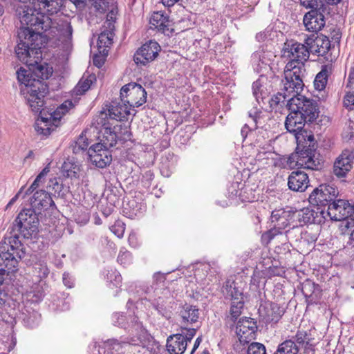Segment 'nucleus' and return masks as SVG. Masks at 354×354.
Listing matches in <instances>:
<instances>
[{"instance_id":"nucleus-1","label":"nucleus","mask_w":354,"mask_h":354,"mask_svg":"<svg viewBox=\"0 0 354 354\" xmlns=\"http://www.w3.org/2000/svg\"><path fill=\"white\" fill-rule=\"evenodd\" d=\"M32 67L33 68L29 70L20 68L17 71V79L24 85L21 88V92L31 110L35 113H41L47 91V86L42 80L48 79L52 75L53 68L47 64H39V62Z\"/></svg>"},{"instance_id":"nucleus-2","label":"nucleus","mask_w":354,"mask_h":354,"mask_svg":"<svg viewBox=\"0 0 354 354\" xmlns=\"http://www.w3.org/2000/svg\"><path fill=\"white\" fill-rule=\"evenodd\" d=\"M288 105L290 113L286 118L285 126L289 132L297 133L302 130L305 122H312L317 117L314 102L299 93L292 95Z\"/></svg>"},{"instance_id":"nucleus-3","label":"nucleus","mask_w":354,"mask_h":354,"mask_svg":"<svg viewBox=\"0 0 354 354\" xmlns=\"http://www.w3.org/2000/svg\"><path fill=\"white\" fill-rule=\"evenodd\" d=\"M20 41L15 48L17 58L28 66H33L41 59V46L35 41L41 39V35L23 28L18 32Z\"/></svg>"},{"instance_id":"nucleus-4","label":"nucleus","mask_w":354,"mask_h":354,"mask_svg":"<svg viewBox=\"0 0 354 354\" xmlns=\"http://www.w3.org/2000/svg\"><path fill=\"white\" fill-rule=\"evenodd\" d=\"M21 243L16 238H10L8 241L0 243V270L10 272L15 270L19 260L24 256Z\"/></svg>"},{"instance_id":"nucleus-5","label":"nucleus","mask_w":354,"mask_h":354,"mask_svg":"<svg viewBox=\"0 0 354 354\" xmlns=\"http://www.w3.org/2000/svg\"><path fill=\"white\" fill-rule=\"evenodd\" d=\"M120 101L125 102L129 107H138L146 102L147 92L141 85L130 83L120 90Z\"/></svg>"},{"instance_id":"nucleus-6","label":"nucleus","mask_w":354,"mask_h":354,"mask_svg":"<svg viewBox=\"0 0 354 354\" xmlns=\"http://www.w3.org/2000/svg\"><path fill=\"white\" fill-rule=\"evenodd\" d=\"M339 192L336 187L329 185H321L310 194L308 201L316 206H326L332 203L337 196Z\"/></svg>"},{"instance_id":"nucleus-7","label":"nucleus","mask_w":354,"mask_h":354,"mask_svg":"<svg viewBox=\"0 0 354 354\" xmlns=\"http://www.w3.org/2000/svg\"><path fill=\"white\" fill-rule=\"evenodd\" d=\"M131 109L125 102L113 101L108 109L107 113L105 111H101L97 117L96 122L97 125L106 126V119L109 115V118L117 121L127 119V117L131 114Z\"/></svg>"},{"instance_id":"nucleus-8","label":"nucleus","mask_w":354,"mask_h":354,"mask_svg":"<svg viewBox=\"0 0 354 354\" xmlns=\"http://www.w3.org/2000/svg\"><path fill=\"white\" fill-rule=\"evenodd\" d=\"M282 56L295 62L297 64H304L309 58V49L308 46L297 42H286L283 48Z\"/></svg>"},{"instance_id":"nucleus-9","label":"nucleus","mask_w":354,"mask_h":354,"mask_svg":"<svg viewBox=\"0 0 354 354\" xmlns=\"http://www.w3.org/2000/svg\"><path fill=\"white\" fill-rule=\"evenodd\" d=\"M327 215L331 220L342 221L354 215V205L344 200H334L328 206Z\"/></svg>"},{"instance_id":"nucleus-10","label":"nucleus","mask_w":354,"mask_h":354,"mask_svg":"<svg viewBox=\"0 0 354 354\" xmlns=\"http://www.w3.org/2000/svg\"><path fill=\"white\" fill-rule=\"evenodd\" d=\"M160 50L159 44L153 40L144 44L135 53L133 59L137 65L145 66L153 61Z\"/></svg>"},{"instance_id":"nucleus-11","label":"nucleus","mask_w":354,"mask_h":354,"mask_svg":"<svg viewBox=\"0 0 354 354\" xmlns=\"http://www.w3.org/2000/svg\"><path fill=\"white\" fill-rule=\"evenodd\" d=\"M257 329L256 322L252 318L241 319L236 325V333L241 343L245 344L255 339Z\"/></svg>"},{"instance_id":"nucleus-12","label":"nucleus","mask_w":354,"mask_h":354,"mask_svg":"<svg viewBox=\"0 0 354 354\" xmlns=\"http://www.w3.org/2000/svg\"><path fill=\"white\" fill-rule=\"evenodd\" d=\"M88 156L91 162L100 168L109 165L112 157L109 151L102 143H96L88 149Z\"/></svg>"},{"instance_id":"nucleus-13","label":"nucleus","mask_w":354,"mask_h":354,"mask_svg":"<svg viewBox=\"0 0 354 354\" xmlns=\"http://www.w3.org/2000/svg\"><path fill=\"white\" fill-rule=\"evenodd\" d=\"M354 151L344 149L336 158L333 165V173L337 177H344L352 169Z\"/></svg>"},{"instance_id":"nucleus-14","label":"nucleus","mask_w":354,"mask_h":354,"mask_svg":"<svg viewBox=\"0 0 354 354\" xmlns=\"http://www.w3.org/2000/svg\"><path fill=\"white\" fill-rule=\"evenodd\" d=\"M309 53L317 54L319 56L325 55L330 47V42L328 37L320 35L315 37L314 35L305 39Z\"/></svg>"},{"instance_id":"nucleus-15","label":"nucleus","mask_w":354,"mask_h":354,"mask_svg":"<svg viewBox=\"0 0 354 354\" xmlns=\"http://www.w3.org/2000/svg\"><path fill=\"white\" fill-rule=\"evenodd\" d=\"M305 68L304 64L296 63L295 62H289L286 65L284 69V76L286 80L292 79V77L296 80L295 86L303 88V77L305 74Z\"/></svg>"},{"instance_id":"nucleus-16","label":"nucleus","mask_w":354,"mask_h":354,"mask_svg":"<svg viewBox=\"0 0 354 354\" xmlns=\"http://www.w3.org/2000/svg\"><path fill=\"white\" fill-rule=\"evenodd\" d=\"M16 221L21 230H30L32 232H36L37 227V218L36 217V211L31 209L22 210L18 215Z\"/></svg>"},{"instance_id":"nucleus-17","label":"nucleus","mask_w":354,"mask_h":354,"mask_svg":"<svg viewBox=\"0 0 354 354\" xmlns=\"http://www.w3.org/2000/svg\"><path fill=\"white\" fill-rule=\"evenodd\" d=\"M289 189L294 192H304L309 186V178L304 171H292L288 179Z\"/></svg>"},{"instance_id":"nucleus-18","label":"nucleus","mask_w":354,"mask_h":354,"mask_svg":"<svg viewBox=\"0 0 354 354\" xmlns=\"http://www.w3.org/2000/svg\"><path fill=\"white\" fill-rule=\"evenodd\" d=\"M33 195L30 198V205L35 211H41L46 209L49 207L54 205L55 203L50 194L43 189L34 191Z\"/></svg>"},{"instance_id":"nucleus-19","label":"nucleus","mask_w":354,"mask_h":354,"mask_svg":"<svg viewBox=\"0 0 354 354\" xmlns=\"http://www.w3.org/2000/svg\"><path fill=\"white\" fill-rule=\"evenodd\" d=\"M315 157V151L309 147H304L302 150L297 151L293 158L295 159L296 165L299 167L315 169L317 167Z\"/></svg>"},{"instance_id":"nucleus-20","label":"nucleus","mask_w":354,"mask_h":354,"mask_svg":"<svg viewBox=\"0 0 354 354\" xmlns=\"http://www.w3.org/2000/svg\"><path fill=\"white\" fill-rule=\"evenodd\" d=\"M73 107L74 104L73 102L71 101L66 100L58 106L55 111L50 113L49 117L45 118L41 115V120L46 123L45 126L46 127V129L50 130L51 128L48 127V122H51L54 126L57 127L62 116Z\"/></svg>"},{"instance_id":"nucleus-21","label":"nucleus","mask_w":354,"mask_h":354,"mask_svg":"<svg viewBox=\"0 0 354 354\" xmlns=\"http://www.w3.org/2000/svg\"><path fill=\"white\" fill-rule=\"evenodd\" d=\"M304 24L307 30L317 32L325 25L324 17L316 10H311L304 17Z\"/></svg>"},{"instance_id":"nucleus-22","label":"nucleus","mask_w":354,"mask_h":354,"mask_svg":"<svg viewBox=\"0 0 354 354\" xmlns=\"http://www.w3.org/2000/svg\"><path fill=\"white\" fill-rule=\"evenodd\" d=\"M187 344L183 334H176L167 338V348L171 354H183Z\"/></svg>"},{"instance_id":"nucleus-23","label":"nucleus","mask_w":354,"mask_h":354,"mask_svg":"<svg viewBox=\"0 0 354 354\" xmlns=\"http://www.w3.org/2000/svg\"><path fill=\"white\" fill-rule=\"evenodd\" d=\"M223 292L232 301L243 299V294L241 288L234 281L228 280L223 286Z\"/></svg>"},{"instance_id":"nucleus-24","label":"nucleus","mask_w":354,"mask_h":354,"mask_svg":"<svg viewBox=\"0 0 354 354\" xmlns=\"http://www.w3.org/2000/svg\"><path fill=\"white\" fill-rule=\"evenodd\" d=\"M332 68L330 66H323L322 70L315 77L314 86L316 90L323 91L327 84L328 77L331 73Z\"/></svg>"},{"instance_id":"nucleus-25","label":"nucleus","mask_w":354,"mask_h":354,"mask_svg":"<svg viewBox=\"0 0 354 354\" xmlns=\"http://www.w3.org/2000/svg\"><path fill=\"white\" fill-rule=\"evenodd\" d=\"M149 23L151 28L153 27L154 28L165 32V30H168L169 21L167 17L162 13L156 12L153 13L151 15Z\"/></svg>"},{"instance_id":"nucleus-26","label":"nucleus","mask_w":354,"mask_h":354,"mask_svg":"<svg viewBox=\"0 0 354 354\" xmlns=\"http://www.w3.org/2000/svg\"><path fill=\"white\" fill-rule=\"evenodd\" d=\"M106 23L107 24V27L109 30L102 32L99 35L97 40V46L99 48L108 47L112 43L113 37V25L110 21H106Z\"/></svg>"},{"instance_id":"nucleus-27","label":"nucleus","mask_w":354,"mask_h":354,"mask_svg":"<svg viewBox=\"0 0 354 354\" xmlns=\"http://www.w3.org/2000/svg\"><path fill=\"white\" fill-rule=\"evenodd\" d=\"M49 165L50 164L46 165L42 169V171L37 175V176L36 177V178L35 179V180L33 181L32 185L26 191L24 196H23L24 198L26 196L29 195V194H32V192H34V191H35V189L37 187H39L40 185H43L45 183L46 177L50 171Z\"/></svg>"},{"instance_id":"nucleus-28","label":"nucleus","mask_w":354,"mask_h":354,"mask_svg":"<svg viewBox=\"0 0 354 354\" xmlns=\"http://www.w3.org/2000/svg\"><path fill=\"white\" fill-rule=\"evenodd\" d=\"M298 352V346L292 339H290L280 344L274 354H297Z\"/></svg>"},{"instance_id":"nucleus-29","label":"nucleus","mask_w":354,"mask_h":354,"mask_svg":"<svg viewBox=\"0 0 354 354\" xmlns=\"http://www.w3.org/2000/svg\"><path fill=\"white\" fill-rule=\"evenodd\" d=\"M180 316L185 323L196 322L199 316L198 310L194 306H187L180 311Z\"/></svg>"},{"instance_id":"nucleus-30","label":"nucleus","mask_w":354,"mask_h":354,"mask_svg":"<svg viewBox=\"0 0 354 354\" xmlns=\"http://www.w3.org/2000/svg\"><path fill=\"white\" fill-rule=\"evenodd\" d=\"M340 225L343 234L349 235L352 240H354V218L353 216L342 219Z\"/></svg>"},{"instance_id":"nucleus-31","label":"nucleus","mask_w":354,"mask_h":354,"mask_svg":"<svg viewBox=\"0 0 354 354\" xmlns=\"http://www.w3.org/2000/svg\"><path fill=\"white\" fill-rule=\"evenodd\" d=\"M290 216V213L283 209L274 210L271 214L272 222H277L278 225L285 226L287 225V217Z\"/></svg>"},{"instance_id":"nucleus-32","label":"nucleus","mask_w":354,"mask_h":354,"mask_svg":"<svg viewBox=\"0 0 354 354\" xmlns=\"http://www.w3.org/2000/svg\"><path fill=\"white\" fill-rule=\"evenodd\" d=\"M295 339V344L299 346H304L306 348L308 345H310L311 337L310 335L304 330H298L296 335L292 337Z\"/></svg>"},{"instance_id":"nucleus-33","label":"nucleus","mask_w":354,"mask_h":354,"mask_svg":"<svg viewBox=\"0 0 354 354\" xmlns=\"http://www.w3.org/2000/svg\"><path fill=\"white\" fill-rule=\"evenodd\" d=\"M295 83L296 80L293 77L290 80H286L284 78L283 80L284 91L290 95L292 94L293 95L299 94L303 90V88H297L295 86Z\"/></svg>"},{"instance_id":"nucleus-34","label":"nucleus","mask_w":354,"mask_h":354,"mask_svg":"<svg viewBox=\"0 0 354 354\" xmlns=\"http://www.w3.org/2000/svg\"><path fill=\"white\" fill-rule=\"evenodd\" d=\"M243 299L232 301L230 308V315L233 319H236L241 313V310L243 308Z\"/></svg>"},{"instance_id":"nucleus-35","label":"nucleus","mask_w":354,"mask_h":354,"mask_svg":"<svg viewBox=\"0 0 354 354\" xmlns=\"http://www.w3.org/2000/svg\"><path fill=\"white\" fill-rule=\"evenodd\" d=\"M290 95L284 91L283 93H279L272 97L270 101V107L272 109L277 108L278 106H282L281 104L285 103V100Z\"/></svg>"},{"instance_id":"nucleus-36","label":"nucleus","mask_w":354,"mask_h":354,"mask_svg":"<svg viewBox=\"0 0 354 354\" xmlns=\"http://www.w3.org/2000/svg\"><path fill=\"white\" fill-rule=\"evenodd\" d=\"M247 354H266V348L261 343L253 342L249 346Z\"/></svg>"},{"instance_id":"nucleus-37","label":"nucleus","mask_w":354,"mask_h":354,"mask_svg":"<svg viewBox=\"0 0 354 354\" xmlns=\"http://www.w3.org/2000/svg\"><path fill=\"white\" fill-rule=\"evenodd\" d=\"M301 4L306 8H311L312 10L319 9L322 6V0H300Z\"/></svg>"},{"instance_id":"nucleus-38","label":"nucleus","mask_w":354,"mask_h":354,"mask_svg":"<svg viewBox=\"0 0 354 354\" xmlns=\"http://www.w3.org/2000/svg\"><path fill=\"white\" fill-rule=\"evenodd\" d=\"M91 80L86 79L80 80L75 87V91L77 94H83L88 91L91 86Z\"/></svg>"},{"instance_id":"nucleus-39","label":"nucleus","mask_w":354,"mask_h":354,"mask_svg":"<svg viewBox=\"0 0 354 354\" xmlns=\"http://www.w3.org/2000/svg\"><path fill=\"white\" fill-rule=\"evenodd\" d=\"M344 106L350 110L354 109V93H347L344 99Z\"/></svg>"},{"instance_id":"nucleus-40","label":"nucleus","mask_w":354,"mask_h":354,"mask_svg":"<svg viewBox=\"0 0 354 354\" xmlns=\"http://www.w3.org/2000/svg\"><path fill=\"white\" fill-rule=\"evenodd\" d=\"M111 230L118 237L121 238L123 236L124 232V224L121 223L120 222L115 223L113 225L111 226Z\"/></svg>"},{"instance_id":"nucleus-41","label":"nucleus","mask_w":354,"mask_h":354,"mask_svg":"<svg viewBox=\"0 0 354 354\" xmlns=\"http://www.w3.org/2000/svg\"><path fill=\"white\" fill-rule=\"evenodd\" d=\"M48 187L55 192H59L62 189V185L59 183L57 178H53L49 180Z\"/></svg>"},{"instance_id":"nucleus-42","label":"nucleus","mask_w":354,"mask_h":354,"mask_svg":"<svg viewBox=\"0 0 354 354\" xmlns=\"http://www.w3.org/2000/svg\"><path fill=\"white\" fill-rule=\"evenodd\" d=\"M181 334H183L186 338V343L187 344V342L191 341V339L195 335L196 330L194 328H183V332Z\"/></svg>"},{"instance_id":"nucleus-43","label":"nucleus","mask_w":354,"mask_h":354,"mask_svg":"<svg viewBox=\"0 0 354 354\" xmlns=\"http://www.w3.org/2000/svg\"><path fill=\"white\" fill-rule=\"evenodd\" d=\"M301 212L303 214L302 218L304 222L308 223L313 221V219H312L313 216V210H310L309 209H304L301 210Z\"/></svg>"},{"instance_id":"nucleus-44","label":"nucleus","mask_w":354,"mask_h":354,"mask_svg":"<svg viewBox=\"0 0 354 354\" xmlns=\"http://www.w3.org/2000/svg\"><path fill=\"white\" fill-rule=\"evenodd\" d=\"M260 88H261V84H260L259 81H257L253 83V84H252L253 94L257 100L260 97L259 93L261 95V92L260 91Z\"/></svg>"},{"instance_id":"nucleus-45","label":"nucleus","mask_w":354,"mask_h":354,"mask_svg":"<svg viewBox=\"0 0 354 354\" xmlns=\"http://www.w3.org/2000/svg\"><path fill=\"white\" fill-rule=\"evenodd\" d=\"M70 166V163L68 162H64L62 166L63 172L66 173V176L68 177L72 176L71 171L68 169V167Z\"/></svg>"},{"instance_id":"nucleus-46","label":"nucleus","mask_w":354,"mask_h":354,"mask_svg":"<svg viewBox=\"0 0 354 354\" xmlns=\"http://www.w3.org/2000/svg\"><path fill=\"white\" fill-rule=\"evenodd\" d=\"M84 140H85V138L84 137H80L78 139V141H77V143H78V145H80V147H81L82 149H86V147L88 146L87 143H84L85 142Z\"/></svg>"},{"instance_id":"nucleus-47","label":"nucleus","mask_w":354,"mask_h":354,"mask_svg":"<svg viewBox=\"0 0 354 354\" xmlns=\"http://www.w3.org/2000/svg\"><path fill=\"white\" fill-rule=\"evenodd\" d=\"M179 0H162V3L167 6H172Z\"/></svg>"},{"instance_id":"nucleus-48","label":"nucleus","mask_w":354,"mask_h":354,"mask_svg":"<svg viewBox=\"0 0 354 354\" xmlns=\"http://www.w3.org/2000/svg\"><path fill=\"white\" fill-rule=\"evenodd\" d=\"M24 187H21L19 191L17 192V194L15 196V197H13L10 201L9 202V203L8 204V206H10L16 200L17 198L20 196V194H21L22 192V190H23Z\"/></svg>"},{"instance_id":"nucleus-49","label":"nucleus","mask_w":354,"mask_h":354,"mask_svg":"<svg viewBox=\"0 0 354 354\" xmlns=\"http://www.w3.org/2000/svg\"><path fill=\"white\" fill-rule=\"evenodd\" d=\"M201 337H198L196 341H195V343H194V347H193V349L191 352V354H193V353L196 350V348L198 347V346L200 345L201 342Z\"/></svg>"},{"instance_id":"nucleus-50","label":"nucleus","mask_w":354,"mask_h":354,"mask_svg":"<svg viewBox=\"0 0 354 354\" xmlns=\"http://www.w3.org/2000/svg\"><path fill=\"white\" fill-rule=\"evenodd\" d=\"M268 316H271V320L272 321H275L277 322L278 320V319L281 317V315H280V313H278L277 315H268Z\"/></svg>"},{"instance_id":"nucleus-51","label":"nucleus","mask_w":354,"mask_h":354,"mask_svg":"<svg viewBox=\"0 0 354 354\" xmlns=\"http://www.w3.org/2000/svg\"><path fill=\"white\" fill-rule=\"evenodd\" d=\"M326 1H327L328 3L334 5V4H337L342 0H326Z\"/></svg>"},{"instance_id":"nucleus-52","label":"nucleus","mask_w":354,"mask_h":354,"mask_svg":"<svg viewBox=\"0 0 354 354\" xmlns=\"http://www.w3.org/2000/svg\"><path fill=\"white\" fill-rule=\"evenodd\" d=\"M4 13V8L3 6L0 3V16H2Z\"/></svg>"},{"instance_id":"nucleus-53","label":"nucleus","mask_w":354,"mask_h":354,"mask_svg":"<svg viewBox=\"0 0 354 354\" xmlns=\"http://www.w3.org/2000/svg\"><path fill=\"white\" fill-rule=\"evenodd\" d=\"M271 308H272V310H274L275 309L279 310V308L277 307V306L276 304H271Z\"/></svg>"},{"instance_id":"nucleus-54","label":"nucleus","mask_w":354,"mask_h":354,"mask_svg":"<svg viewBox=\"0 0 354 354\" xmlns=\"http://www.w3.org/2000/svg\"><path fill=\"white\" fill-rule=\"evenodd\" d=\"M66 276V274H64L63 280H64V282L65 285L67 286Z\"/></svg>"},{"instance_id":"nucleus-55","label":"nucleus","mask_w":354,"mask_h":354,"mask_svg":"<svg viewBox=\"0 0 354 354\" xmlns=\"http://www.w3.org/2000/svg\"><path fill=\"white\" fill-rule=\"evenodd\" d=\"M93 62H94L95 65L98 66V64L97 63V59H96V58H95V59H93Z\"/></svg>"},{"instance_id":"nucleus-56","label":"nucleus","mask_w":354,"mask_h":354,"mask_svg":"<svg viewBox=\"0 0 354 354\" xmlns=\"http://www.w3.org/2000/svg\"><path fill=\"white\" fill-rule=\"evenodd\" d=\"M320 212H321L322 214H324V210H321V211H320Z\"/></svg>"}]
</instances>
